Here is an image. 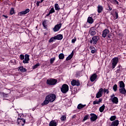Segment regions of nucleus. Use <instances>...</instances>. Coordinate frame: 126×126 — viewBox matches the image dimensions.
<instances>
[{"instance_id":"17","label":"nucleus","mask_w":126,"mask_h":126,"mask_svg":"<svg viewBox=\"0 0 126 126\" xmlns=\"http://www.w3.org/2000/svg\"><path fill=\"white\" fill-rule=\"evenodd\" d=\"M55 37L56 40H63V34H58Z\"/></svg>"},{"instance_id":"36","label":"nucleus","mask_w":126,"mask_h":126,"mask_svg":"<svg viewBox=\"0 0 126 126\" xmlns=\"http://www.w3.org/2000/svg\"><path fill=\"white\" fill-rule=\"evenodd\" d=\"M116 116H112L110 117V120L111 122H113V121H115V120H116Z\"/></svg>"},{"instance_id":"16","label":"nucleus","mask_w":126,"mask_h":126,"mask_svg":"<svg viewBox=\"0 0 126 126\" xmlns=\"http://www.w3.org/2000/svg\"><path fill=\"white\" fill-rule=\"evenodd\" d=\"M29 11H30V10L29 9H27L25 11L20 12L19 14L21 16H22V15H23L25 14H27V13H28V12H29Z\"/></svg>"},{"instance_id":"50","label":"nucleus","mask_w":126,"mask_h":126,"mask_svg":"<svg viewBox=\"0 0 126 126\" xmlns=\"http://www.w3.org/2000/svg\"><path fill=\"white\" fill-rule=\"evenodd\" d=\"M2 16H3V17H5V18H7L8 17L7 16L4 15H3Z\"/></svg>"},{"instance_id":"51","label":"nucleus","mask_w":126,"mask_h":126,"mask_svg":"<svg viewBox=\"0 0 126 126\" xmlns=\"http://www.w3.org/2000/svg\"><path fill=\"white\" fill-rule=\"evenodd\" d=\"M21 122H23V123H25V120L21 119Z\"/></svg>"},{"instance_id":"32","label":"nucleus","mask_w":126,"mask_h":126,"mask_svg":"<svg viewBox=\"0 0 126 126\" xmlns=\"http://www.w3.org/2000/svg\"><path fill=\"white\" fill-rule=\"evenodd\" d=\"M42 25L45 29L47 28V20L43 21Z\"/></svg>"},{"instance_id":"40","label":"nucleus","mask_w":126,"mask_h":126,"mask_svg":"<svg viewBox=\"0 0 126 126\" xmlns=\"http://www.w3.org/2000/svg\"><path fill=\"white\" fill-rule=\"evenodd\" d=\"M103 92H104V94L106 93L107 94H109V89H104Z\"/></svg>"},{"instance_id":"43","label":"nucleus","mask_w":126,"mask_h":126,"mask_svg":"<svg viewBox=\"0 0 126 126\" xmlns=\"http://www.w3.org/2000/svg\"><path fill=\"white\" fill-rule=\"evenodd\" d=\"M89 117V115H86L85 117H84L83 121H86L87 120H88Z\"/></svg>"},{"instance_id":"25","label":"nucleus","mask_w":126,"mask_h":126,"mask_svg":"<svg viewBox=\"0 0 126 126\" xmlns=\"http://www.w3.org/2000/svg\"><path fill=\"white\" fill-rule=\"evenodd\" d=\"M72 57H73V52H72L70 55H69L66 58V61H69L72 59Z\"/></svg>"},{"instance_id":"18","label":"nucleus","mask_w":126,"mask_h":126,"mask_svg":"<svg viewBox=\"0 0 126 126\" xmlns=\"http://www.w3.org/2000/svg\"><path fill=\"white\" fill-rule=\"evenodd\" d=\"M122 66L121 65H118V66L116 68V73H121L122 72Z\"/></svg>"},{"instance_id":"6","label":"nucleus","mask_w":126,"mask_h":126,"mask_svg":"<svg viewBox=\"0 0 126 126\" xmlns=\"http://www.w3.org/2000/svg\"><path fill=\"white\" fill-rule=\"evenodd\" d=\"M58 80L56 79H51L47 80V84L48 85H55L57 84Z\"/></svg>"},{"instance_id":"53","label":"nucleus","mask_w":126,"mask_h":126,"mask_svg":"<svg viewBox=\"0 0 126 126\" xmlns=\"http://www.w3.org/2000/svg\"><path fill=\"white\" fill-rule=\"evenodd\" d=\"M40 1V3H41V2H43V1H44V0H41L40 1Z\"/></svg>"},{"instance_id":"38","label":"nucleus","mask_w":126,"mask_h":126,"mask_svg":"<svg viewBox=\"0 0 126 126\" xmlns=\"http://www.w3.org/2000/svg\"><path fill=\"white\" fill-rule=\"evenodd\" d=\"M54 12H55V9L54 8V7L51 8V9L49 11V14H52V13H54Z\"/></svg>"},{"instance_id":"14","label":"nucleus","mask_w":126,"mask_h":126,"mask_svg":"<svg viewBox=\"0 0 126 126\" xmlns=\"http://www.w3.org/2000/svg\"><path fill=\"white\" fill-rule=\"evenodd\" d=\"M109 31L108 30H105L104 31H103L102 32V37L103 38H106L107 37V35L109 34Z\"/></svg>"},{"instance_id":"41","label":"nucleus","mask_w":126,"mask_h":126,"mask_svg":"<svg viewBox=\"0 0 126 126\" xmlns=\"http://www.w3.org/2000/svg\"><path fill=\"white\" fill-rule=\"evenodd\" d=\"M75 42H76V38L74 37V38L71 40V43H72V44H74Z\"/></svg>"},{"instance_id":"49","label":"nucleus","mask_w":126,"mask_h":126,"mask_svg":"<svg viewBox=\"0 0 126 126\" xmlns=\"http://www.w3.org/2000/svg\"><path fill=\"white\" fill-rule=\"evenodd\" d=\"M114 1L117 3V4H119V2L117 1V0H114Z\"/></svg>"},{"instance_id":"31","label":"nucleus","mask_w":126,"mask_h":126,"mask_svg":"<svg viewBox=\"0 0 126 126\" xmlns=\"http://www.w3.org/2000/svg\"><path fill=\"white\" fill-rule=\"evenodd\" d=\"M39 66H40V63H37L34 65L32 66V69H36V68H37Z\"/></svg>"},{"instance_id":"8","label":"nucleus","mask_w":126,"mask_h":126,"mask_svg":"<svg viewBox=\"0 0 126 126\" xmlns=\"http://www.w3.org/2000/svg\"><path fill=\"white\" fill-rule=\"evenodd\" d=\"M71 84L72 86H79L80 83L78 80H73L71 82Z\"/></svg>"},{"instance_id":"4","label":"nucleus","mask_w":126,"mask_h":126,"mask_svg":"<svg viewBox=\"0 0 126 126\" xmlns=\"http://www.w3.org/2000/svg\"><path fill=\"white\" fill-rule=\"evenodd\" d=\"M110 100L113 104H119V98L117 96H115V94H112L110 96Z\"/></svg>"},{"instance_id":"10","label":"nucleus","mask_w":126,"mask_h":126,"mask_svg":"<svg viewBox=\"0 0 126 126\" xmlns=\"http://www.w3.org/2000/svg\"><path fill=\"white\" fill-rule=\"evenodd\" d=\"M30 59H29V55L26 54L25 55V58L23 61V63H28Z\"/></svg>"},{"instance_id":"22","label":"nucleus","mask_w":126,"mask_h":126,"mask_svg":"<svg viewBox=\"0 0 126 126\" xmlns=\"http://www.w3.org/2000/svg\"><path fill=\"white\" fill-rule=\"evenodd\" d=\"M87 22L88 23H90V24H92L94 22V20H93V18L91 17H89L88 18Z\"/></svg>"},{"instance_id":"48","label":"nucleus","mask_w":126,"mask_h":126,"mask_svg":"<svg viewBox=\"0 0 126 126\" xmlns=\"http://www.w3.org/2000/svg\"><path fill=\"white\" fill-rule=\"evenodd\" d=\"M97 102H98V103H101V102H102V99L101 98H99L98 101H97Z\"/></svg>"},{"instance_id":"24","label":"nucleus","mask_w":126,"mask_h":126,"mask_svg":"<svg viewBox=\"0 0 126 126\" xmlns=\"http://www.w3.org/2000/svg\"><path fill=\"white\" fill-rule=\"evenodd\" d=\"M120 88H125V83L123 81H119Z\"/></svg>"},{"instance_id":"2","label":"nucleus","mask_w":126,"mask_h":126,"mask_svg":"<svg viewBox=\"0 0 126 126\" xmlns=\"http://www.w3.org/2000/svg\"><path fill=\"white\" fill-rule=\"evenodd\" d=\"M118 63H119V58L115 57L113 58L111 60V67L112 69H114L118 64Z\"/></svg>"},{"instance_id":"47","label":"nucleus","mask_w":126,"mask_h":126,"mask_svg":"<svg viewBox=\"0 0 126 126\" xmlns=\"http://www.w3.org/2000/svg\"><path fill=\"white\" fill-rule=\"evenodd\" d=\"M108 10H112V8H111V6H110V5H108Z\"/></svg>"},{"instance_id":"46","label":"nucleus","mask_w":126,"mask_h":126,"mask_svg":"<svg viewBox=\"0 0 126 126\" xmlns=\"http://www.w3.org/2000/svg\"><path fill=\"white\" fill-rule=\"evenodd\" d=\"M40 3H41V2H40V1H37L36 2L37 6H39V5H40Z\"/></svg>"},{"instance_id":"30","label":"nucleus","mask_w":126,"mask_h":126,"mask_svg":"<svg viewBox=\"0 0 126 126\" xmlns=\"http://www.w3.org/2000/svg\"><path fill=\"white\" fill-rule=\"evenodd\" d=\"M104 110H105V105L103 104L99 108V111L100 112V113H102Z\"/></svg>"},{"instance_id":"12","label":"nucleus","mask_w":126,"mask_h":126,"mask_svg":"<svg viewBox=\"0 0 126 126\" xmlns=\"http://www.w3.org/2000/svg\"><path fill=\"white\" fill-rule=\"evenodd\" d=\"M96 29L95 28H91L90 30V34L91 36H94L96 35Z\"/></svg>"},{"instance_id":"39","label":"nucleus","mask_w":126,"mask_h":126,"mask_svg":"<svg viewBox=\"0 0 126 126\" xmlns=\"http://www.w3.org/2000/svg\"><path fill=\"white\" fill-rule=\"evenodd\" d=\"M10 14L11 15H12V14H14V9L13 8H12L10 10Z\"/></svg>"},{"instance_id":"37","label":"nucleus","mask_w":126,"mask_h":126,"mask_svg":"<svg viewBox=\"0 0 126 126\" xmlns=\"http://www.w3.org/2000/svg\"><path fill=\"white\" fill-rule=\"evenodd\" d=\"M55 61H56V58L54 57V58H51L50 59V63L52 64L53 63H54V62H55Z\"/></svg>"},{"instance_id":"13","label":"nucleus","mask_w":126,"mask_h":126,"mask_svg":"<svg viewBox=\"0 0 126 126\" xmlns=\"http://www.w3.org/2000/svg\"><path fill=\"white\" fill-rule=\"evenodd\" d=\"M98 76H97V74L95 73L93 74L92 75V76L90 77V80L92 82H94L97 79V77Z\"/></svg>"},{"instance_id":"3","label":"nucleus","mask_w":126,"mask_h":126,"mask_svg":"<svg viewBox=\"0 0 126 126\" xmlns=\"http://www.w3.org/2000/svg\"><path fill=\"white\" fill-rule=\"evenodd\" d=\"M99 40H100V37H99V36L94 35L92 37V39H91L90 43L94 45H96Z\"/></svg>"},{"instance_id":"45","label":"nucleus","mask_w":126,"mask_h":126,"mask_svg":"<svg viewBox=\"0 0 126 126\" xmlns=\"http://www.w3.org/2000/svg\"><path fill=\"white\" fill-rule=\"evenodd\" d=\"M96 104H99V102H98L97 100H94L93 102V105H96Z\"/></svg>"},{"instance_id":"1","label":"nucleus","mask_w":126,"mask_h":126,"mask_svg":"<svg viewBox=\"0 0 126 126\" xmlns=\"http://www.w3.org/2000/svg\"><path fill=\"white\" fill-rule=\"evenodd\" d=\"M56 98H57L56 94H50L45 97V99L43 102L41 103V105L42 106H45V105H48L49 102L50 103H53V102L56 100Z\"/></svg>"},{"instance_id":"15","label":"nucleus","mask_w":126,"mask_h":126,"mask_svg":"<svg viewBox=\"0 0 126 126\" xmlns=\"http://www.w3.org/2000/svg\"><path fill=\"white\" fill-rule=\"evenodd\" d=\"M58 126V123H57V121H56L55 120H52L49 123V126Z\"/></svg>"},{"instance_id":"26","label":"nucleus","mask_w":126,"mask_h":126,"mask_svg":"<svg viewBox=\"0 0 126 126\" xmlns=\"http://www.w3.org/2000/svg\"><path fill=\"white\" fill-rule=\"evenodd\" d=\"M65 120H66V115H63L61 117V121L62 122H64V121H65Z\"/></svg>"},{"instance_id":"28","label":"nucleus","mask_w":126,"mask_h":126,"mask_svg":"<svg viewBox=\"0 0 126 126\" xmlns=\"http://www.w3.org/2000/svg\"><path fill=\"white\" fill-rule=\"evenodd\" d=\"M59 58L60 59V60H63V59H64V55H63V54L61 53L59 54Z\"/></svg>"},{"instance_id":"34","label":"nucleus","mask_w":126,"mask_h":126,"mask_svg":"<svg viewBox=\"0 0 126 126\" xmlns=\"http://www.w3.org/2000/svg\"><path fill=\"white\" fill-rule=\"evenodd\" d=\"M55 8L56 10H60V5H59V4L56 3L55 4Z\"/></svg>"},{"instance_id":"5","label":"nucleus","mask_w":126,"mask_h":126,"mask_svg":"<svg viewBox=\"0 0 126 126\" xmlns=\"http://www.w3.org/2000/svg\"><path fill=\"white\" fill-rule=\"evenodd\" d=\"M69 87L68 85L67 84H63V85L62 87L61 88V91L63 94H65V93H67L68 92Z\"/></svg>"},{"instance_id":"11","label":"nucleus","mask_w":126,"mask_h":126,"mask_svg":"<svg viewBox=\"0 0 126 126\" xmlns=\"http://www.w3.org/2000/svg\"><path fill=\"white\" fill-rule=\"evenodd\" d=\"M91 117V122H95L97 119H98V117L95 114H94L93 113H91L90 114Z\"/></svg>"},{"instance_id":"33","label":"nucleus","mask_w":126,"mask_h":126,"mask_svg":"<svg viewBox=\"0 0 126 126\" xmlns=\"http://www.w3.org/2000/svg\"><path fill=\"white\" fill-rule=\"evenodd\" d=\"M113 89L114 92H117V91L118 90V85L117 84H115L113 86Z\"/></svg>"},{"instance_id":"29","label":"nucleus","mask_w":126,"mask_h":126,"mask_svg":"<svg viewBox=\"0 0 126 126\" xmlns=\"http://www.w3.org/2000/svg\"><path fill=\"white\" fill-rule=\"evenodd\" d=\"M56 37L55 36L52 37H51L49 40V43H52V42H55V41H56Z\"/></svg>"},{"instance_id":"7","label":"nucleus","mask_w":126,"mask_h":126,"mask_svg":"<svg viewBox=\"0 0 126 126\" xmlns=\"http://www.w3.org/2000/svg\"><path fill=\"white\" fill-rule=\"evenodd\" d=\"M104 92V90L102 88H100L98 93L96 94V98H100L102 97V95H103V93Z\"/></svg>"},{"instance_id":"20","label":"nucleus","mask_w":126,"mask_h":126,"mask_svg":"<svg viewBox=\"0 0 126 126\" xmlns=\"http://www.w3.org/2000/svg\"><path fill=\"white\" fill-rule=\"evenodd\" d=\"M85 107H86V104H82L80 103L77 106V109L78 110H81V109H83Z\"/></svg>"},{"instance_id":"19","label":"nucleus","mask_w":126,"mask_h":126,"mask_svg":"<svg viewBox=\"0 0 126 126\" xmlns=\"http://www.w3.org/2000/svg\"><path fill=\"white\" fill-rule=\"evenodd\" d=\"M119 92L121 94H124V95L126 94V90L125 88H121L119 89Z\"/></svg>"},{"instance_id":"9","label":"nucleus","mask_w":126,"mask_h":126,"mask_svg":"<svg viewBox=\"0 0 126 126\" xmlns=\"http://www.w3.org/2000/svg\"><path fill=\"white\" fill-rule=\"evenodd\" d=\"M62 28V24H59L56 25L54 28L53 29V30L54 32H57V31H59Z\"/></svg>"},{"instance_id":"42","label":"nucleus","mask_w":126,"mask_h":126,"mask_svg":"<svg viewBox=\"0 0 126 126\" xmlns=\"http://www.w3.org/2000/svg\"><path fill=\"white\" fill-rule=\"evenodd\" d=\"M20 58L21 59V60L22 61H23V60H24V59H25V56L21 54L20 56Z\"/></svg>"},{"instance_id":"35","label":"nucleus","mask_w":126,"mask_h":126,"mask_svg":"<svg viewBox=\"0 0 126 126\" xmlns=\"http://www.w3.org/2000/svg\"><path fill=\"white\" fill-rule=\"evenodd\" d=\"M19 70H20V71H23V72H25V71H26V69L22 66L19 68Z\"/></svg>"},{"instance_id":"21","label":"nucleus","mask_w":126,"mask_h":126,"mask_svg":"<svg viewBox=\"0 0 126 126\" xmlns=\"http://www.w3.org/2000/svg\"><path fill=\"white\" fill-rule=\"evenodd\" d=\"M119 126V120H115L112 122L110 126Z\"/></svg>"},{"instance_id":"27","label":"nucleus","mask_w":126,"mask_h":126,"mask_svg":"<svg viewBox=\"0 0 126 126\" xmlns=\"http://www.w3.org/2000/svg\"><path fill=\"white\" fill-rule=\"evenodd\" d=\"M91 51L92 54H95V53H96V49L94 47H91Z\"/></svg>"},{"instance_id":"23","label":"nucleus","mask_w":126,"mask_h":126,"mask_svg":"<svg viewBox=\"0 0 126 126\" xmlns=\"http://www.w3.org/2000/svg\"><path fill=\"white\" fill-rule=\"evenodd\" d=\"M103 10V6L98 5L97 6V12L98 13H101L102 12V11Z\"/></svg>"},{"instance_id":"52","label":"nucleus","mask_w":126,"mask_h":126,"mask_svg":"<svg viewBox=\"0 0 126 126\" xmlns=\"http://www.w3.org/2000/svg\"><path fill=\"white\" fill-rule=\"evenodd\" d=\"M50 14H50V12H49V13L47 14L46 16H49Z\"/></svg>"},{"instance_id":"44","label":"nucleus","mask_w":126,"mask_h":126,"mask_svg":"<svg viewBox=\"0 0 126 126\" xmlns=\"http://www.w3.org/2000/svg\"><path fill=\"white\" fill-rule=\"evenodd\" d=\"M115 14L116 19H118V18H119V14H118V12H115Z\"/></svg>"}]
</instances>
